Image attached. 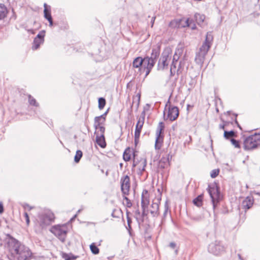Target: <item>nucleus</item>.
I'll list each match as a JSON object with an SVG mask.
<instances>
[{
  "label": "nucleus",
  "instance_id": "nucleus-8",
  "mask_svg": "<svg viewBox=\"0 0 260 260\" xmlns=\"http://www.w3.org/2000/svg\"><path fill=\"white\" fill-rule=\"evenodd\" d=\"M165 124L162 122H159L156 131V140L155 142V149L159 150L162 146L164 141V132Z\"/></svg>",
  "mask_w": 260,
  "mask_h": 260
},
{
  "label": "nucleus",
  "instance_id": "nucleus-6",
  "mask_svg": "<svg viewBox=\"0 0 260 260\" xmlns=\"http://www.w3.org/2000/svg\"><path fill=\"white\" fill-rule=\"evenodd\" d=\"M171 58L172 55L170 50L168 49L164 50L158 60L157 69L158 70H163L168 68Z\"/></svg>",
  "mask_w": 260,
  "mask_h": 260
},
{
  "label": "nucleus",
  "instance_id": "nucleus-23",
  "mask_svg": "<svg viewBox=\"0 0 260 260\" xmlns=\"http://www.w3.org/2000/svg\"><path fill=\"white\" fill-rule=\"evenodd\" d=\"M44 17L47 20H51V19H52V17L51 16L50 10L49 9L47 8V5L46 3H45L44 4Z\"/></svg>",
  "mask_w": 260,
  "mask_h": 260
},
{
  "label": "nucleus",
  "instance_id": "nucleus-59",
  "mask_svg": "<svg viewBox=\"0 0 260 260\" xmlns=\"http://www.w3.org/2000/svg\"><path fill=\"white\" fill-rule=\"evenodd\" d=\"M77 215H75V216H74V218H75L76 217Z\"/></svg>",
  "mask_w": 260,
  "mask_h": 260
},
{
  "label": "nucleus",
  "instance_id": "nucleus-5",
  "mask_svg": "<svg viewBox=\"0 0 260 260\" xmlns=\"http://www.w3.org/2000/svg\"><path fill=\"white\" fill-rule=\"evenodd\" d=\"M260 148V134H255L246 137L243 141L245 150H253Z\"/></svg>",
  "mask_w": 260,
  "mask_h": 260
},
{
  "label": "nucleus",
  "instance_id": "nucleus-54",
  "mask_svg": "<svg viewBox=\"0 0 260 260\" xmlns=\"http://www.w3.org/2000/svg\"><path fill=\"white\" fill-rule=\"evenodd\" d=\"M48 21L49 22V26L52 27L53 26V19H51V20H49Z\"/></svg>",
  "mask_w": 260,
  "mask_h": 260
},
{
  "label": "nucleus",
  "instance_id": "nucleus-26",
  "mask_svg": "<svg viewBox=\"0 0 260 260\" xmlns=\"http://www.w3.org/2000/svg\"><path fill=\"white\" fill-rule=\"evenodd\" d=\"M203 198V195L201 194L198 196L193 200V204L198 207H201L202 205Z\"/></svg>",
  "mask_w": 260,
  "mask_h": 260
},
{
  "label": "nucleus",
  "instance_id": "nucleus-47",
  "mask_svg": "<svg viewBox=\"0 0 260 260\" xmlns=\"http://www.w3.org/2000/svg\"><path fill=\"white\" fill-rule=\"evenodd\" d=\"M24 217L25 218L26 222L27 225L29 223V219L28 214L26 212H24Z\"/></svg>",
  "mask_w": 260,
  "mask_h": 260
},
{
  "label": "nucleus",
  "instance_id": "nucleus-1",
  "mask_svg": "<svg viewBox=\"0 0 260 260\" xmlns=\"http://www.w3.org/2000/svg\"><path fill=\"white\" fill-rule=\"evenodd\" d=\"M7 244L11 255L17 260H30L32 253L30 249L17 239L7 235Z\"/></svg>",
  "mask_w": 260,
  "mask_h": 260
},
{
  "label": "nucleus",
  "instance_id": "nucleus-35",
  "mask_svg": "<svg viewBox=\"0 0 260 260\" xmlns=\"http://www.w3.org/2000/svg\"><path fill=\"white\" fill-rule=\"evenodd\" d=\"M185 23L186 26L190 27L192 29H195L196 28V24L192 22V20L188 18L186 19Z\"/></svg>",
  "mask_w": 260,
  "mask_h": 260
},
{
  "label": "nucleus",
  "instance_id": "nucleus-21",
  "mask_svg": "<svg viewBox=\"0 0 260 260\" xmlns=\"http://www.w3.org/2000/svg\"><path fill=\"white\" fill-rule=\"evenodd\" d=\"M8 10L4 4H0V20L4 19L7 15Z\"/></svg>",
  "mask_w": 260,
  "mask_h": 260
},
{
  "label": "nucleus",
  "instance_id": "nucleus-22",
  "mask_svg": "<svg viewBox=\"0 0 260 260\" xmlns=\"http://www.w3.org/2000/svg\"><path fill=\"white\" fill-rule=\"evenodd\" d=\"M194 17L198 24L200 26H201L203 23L205 19V16L204 15L200 14L199 13H196L194 14Z\"/></svg>",
  "mask_w": 260,
  "mask_h": 260
},
{
  "label": "nucleus",
  "instance_id": "nucleus-56",
  "mask_svg": "<svg viewBox=\"0 0 260 260\" xmlns=\"http://www.w3.org/2000/svg\"><path fill=\"white\" fill-rule=\"evenodd\" d=\"M254 193L256 195L260 196V192H254Z\"/></svg>",
  "mask_w": 260,
  "mask_h": 260
},
{
  "label": "nucleus",
  "instance_id": "nucleus-44",
  "mask_svg": "<svg viewBox=\"0 0 260 260\" xmlns=\"http://www.w3.org/2000/svg\"><path fill=\"white\" fill-rule=\"evenodd\" d=\"M107 111H106V112H105L103 114H102V115L100 116H96V118L98 119H102L103 121H105L106 120V115H107Z\"/></svg>",
  "mask_w": 260,
  "mask_h": 260
},
{
  "label": "nucleus",
  "instance_id": "nucleus-3",
  "mask_svg": "<svg viewBox=\"0 0 260 260\" xmlns=\"http://www.w3.org/2000/svg\"><path fill=\"white\" fill-rule=\"evenodd\" d=\"M160 54V48L156 47L152 49L151 56L145 57L144 72L145 77L148 76L153 68L157 58Z\"/></svg>",
  "mask_w": 260,
  "mask_h": 260
},
{
  "label": "nucleus",
  "instance_id": "nucleus-16",
  "mask_svg": "<svg viewBox=\"0 0 260 260\" xmlns=\"http://www.w3.org/2000/svg\"><path fill=\"white\" fill-rule=\"evenodd\" d=\"M149 203V195L148 192L146 189H144L141 196V207H148Z\"/></svg>",
  "mask_w": 260,
  "mask_h": 260
},
{
  "label": "nucleus",
  "instance_id": "nucleus-9",
  "mask_svg": "<svg viewBox=\"0 0 260 260\" xmlns=\"http://www.w3.org/2000/svg\"><path fill=\"white\" fill-rule=\"evenodd\" d=\"M50 231L61 242L65 241L67 234V226L65 224L54 225Z\"/></svg>",
  "mask_w": 260,
  "mask_h": 260
},
{
  "label": "nucleus",
  "instance_id": "nucleus-50",
  "mask_svg": "<svg viewBox=\"0 0 260 260\" xmlns=\"http://www.w3.org/2000/svg\"><path fill=\"white\" fill-rule=\"evenodd\" d=\"M170 247L173 249L175 248L176 247V244L174 242H171L169 245Z\"/></svg>",
  "mask_w": 260,
  "mask_h": 260
},
{
  "label": "nucleus",
  "instance_id": "nucleus-34",
  "mask_svg": "<svg viewBox=\"0 0 260 260\" xmlns=\"http://www.w3.org/2000/svg\"><path fill=\"white\" fill-rule=\"evenodd\" d=\"M28 102L30 105L38 107L39 104L36 102V100L30 95H28Z\"/></svg>",
  "mask_w": 260,
  "mask_h": 260
},
{
  "label": "nucleus",
  "instance_id": "nucleus-17",
  "mask_svg": "<svg viewBox=\"0 0 260 260\" xmlns=\"http://www.w3.org/2000/svg\"><path fill=\"white\" fill-rule=\"evenodd\" d=\"M253 204V199L251 197H247L242 202V206L245 210L251 208Z\"/></svg>",
  "mask_w": 260,
  "mask_h": 260
},
{
  "label": "nucleus",
  "instance_id": "nucleus-20",
  "mask_svg": "<svg viewBox=\"0 0 260 260\" xmlns=\"http://www.w3.org/2000/svg\"><path fill=\"white\" fill-rule=\"evenodd\" d=\"M150 212L152 217H157L159 214V204L157 203H153L151 206Z\"/></svg>",
  "mask_w": 260,
  "mask_h": 260
},
{
  "label": "nucleus",
  "instance_id": "nucleus-52",
  "mask_svg": "<svg viewBox=\"0 0 260 260\" xmlns=\"http://www.w3.org/2000/svg\"><path fill=\"white\" fill-rule=\"evenodd\" d=\"M4 211V207L2 204L0 203V213H3Z\"/></svg>",
  "mask_w": 260,
  "mask_h": 260
},
{
  "label": "nucleus",
  "instance_id": "nucleus-13",
  "mask_svg": "<svg viewBox=\"0 0 260 260\" xmlns=\"http://www.w3.org/2000/svg\"><path fill=\"white\" fill-rule=\"evenodd\" d=\"M223 250V247L219 242L212 243L209 245L208 251L214 255L219 254Z\"/></svg>",
  "mask_w": 260,
  "mask_h": 260
},
{
  "label": "nucleus",
  "instance_id": "nucleus-57",
  "mask_svg": "<svg viewBox=\"0 0 260 260\" xmlns=\"http://www.w3.org/2000/svg\"><path fill=\"white\" fill-rule=\"evenodd\" d=\"M238 257L239 259H241V260H243L242 258V256L240 254H238Z\"/></svg>",
  "mask_w": 260,
  "mask_h": 260
},
{
  "label": "nucleus",
  "instance_id": "nucleus-37",
  "mask_svg": "<svg viewBox=\"0 0 260 260\" xmlns=\"http://www.w3.org/2000/svg\"><path fill=\"white\" fill-rule=\"evenodd\" d=\"M182 53V49H178L177 51H176L175 53L173 56L172 62H178V60L179 58V56L177 55V53L180 54Z\"/></svg>",
  "mask_w": 260,
  "mask_h": 260
},
{
  "label": "nucleus",
  "instance_id": "nucleus-28",
  "mask_svg": "<svg viewBox=\"0 0 260 260\" xmlns=\"http://www.w3.org/2000/svg\"><path fill=\"white\" fill-rule=\"evenodd\" d=\"M90 249L91 252L94 254H98L100 252V250L98 247L96 246L94 243H92L90 245Z\"/></svg>",
  "mask_w": 260,
  "mask_h": 260
},
{
  "label": "nucleus",
  "instance_id": "nucleus-12",
  "mask_svg": "<svg viewBox=\"0 0 260 260\" xmlns=\"http://www.w3.org/2000/svg\"><path fill=\"white\" fill-rule=\"evenodd\" d=\"M45 33V31L44 30L40 31L34 39L33 45L32 46V49L33 50L38 49L40 45L44 43Z\"/></svg>",
  "mask_w": 260,
  "mask_h": 260
},
{
  "label": "nucleus",
  "instance_id": "nucleus-41",
  "mask_svg": "<svg viewBox=\"0 0 260 260\" xmlns=\"http://www.w3.org/2000/svg\"><path fill=\"white\" fill-rule=\"evenodd\" d=\"M129 212H128L127 210L126 211V218H127V222L128 226L129 229H131V224L132 223V219L129 216Z\"/></svg>",
  "mask_w": 260,
  "mask_h": 260
},
{
  "label": "nucleus",
  "instance_id": "nucleus-25",
  "mask_svg": "<svg viewBox=\"0 0 260 260\" xmlns=\"http://www.w3.org/2000/svg\"><path fill=\"white\" fill-rule=\"evenodd\" d=\"M169 165V158L168 157H162L159 161V165L161 168H165Z\"/></svg>",
  "mask_w": 260,
  "mask_h": 260
},
{
  "label": "nucleus",
  "instance_id": "nucleus-49",
  "mask_svg": "<svg viewBox=\"0 0 260 260\" xmlns=\"http://www.w3.org/2000/svg\"><path fill=\"white\" fill-rule=\"evenodd\" d=\"M139 160H136L134 157L133 164V167H136L139 165Z\"/></svg>",
  "mask_w": 260,
  "mask_h": 260
},
{
  "label": "nucleus",
  "instance_id": "nucleus-39",
  "mask_svg": "<svg viewBox=\"0 0 260 260\" xmlns=\"http://www.w3.org/2000/svg\"><path fill=\"white\" fill-rule=\"evenodd\" d=\"M231 142L232 144L235 146V147L237 148H240V145L239 144V142L238 140H236V139L232 138L231 139Z\"/></svg>",
  "mask_w": 260,
  "mask_h": 260
},
{
  "label": "nucleus",
  "instance_id": "nucleus-43",
  "mask_svg": "<svg viewBox=\"0 0 260 260\" xmlns=\"http://www.w3.org/2000/svg\"><path fill=\"white\" fill-rule=\"evenodd\" d=\"M203 217L202 215H197V216H193L192 217V219L194 221H200L202 220L203 219Z\"/></svg>",
  "mask_w": 260,
  "mask_h": 260
},
{
  "label": "nucleus",
  "instance_id": "nucleus-4",
  "mask_svg": "<svg viewBox=\"0 0 260 260\" xmlns=\"http://www.w3.org/2000/svg\"><path fill=\"white\" fill-rule=\"evenodd\" d=\"M54 215L50 210H45L40 213L37 219V223L43 229L51 224L54 221Z\"/></svg>",
  "mask_w": 260,
  "mask_h": 260
},
{
  "label": "nucleus",
  "instance_id": "nucleus-11",
  "mask_svg": "<svg viewBox=\"0 0 260 260\" xmlns=\"http://www.w3.org/2000/svg\"><path fill=\"white\" fill-rule=\"evenodd\" d=\"M121 191L124 195H128L130 187V179L128 175L121 178L120 180Z\"/></svg>",
  "mask_w": 260,
  "mask_h": 260
},
{
  "label": "nucleus",
  "instance_id": "nucleus-31",
  "mask_svg": "<svg viewBox=\"0 0 260 260\" xmlns=\"http://www.w3.org/2000/svg\"><path fill=\"white\" fill-rule=\"evenodd\" d=\"M130 150L129 149H126L123 154V158L125 161H129L131 158V155L129 153Z\"/></svg>",
  "mask_w": 260,
  "mask_h": 260
},
{
  "label": "nucleus",
  "instance_id": "nucleus-10",
  "mask_svg": "<svg viewBox=\"0 0 260 260\" xmlns=\"http://www.w3.org/2000/svg\"><path fill=\"white\" fill-rule=\"evenodd\" d=\"M168 106H169V107L167 114V119H169L170 121H173L178 118L179 114V109L176 106H171L170 105L169 100L166 105V108Z\"/></svg>",
  "mask_w": 260,
  "mask_h": 260
},
{
  "label": "nucleus",
  "instance_id": "nucleus-7",
  "mask_svg": "<svg viewBox=\"0 0 260 260\" xmlns=\"http://www.w3.org/2000/svg\"><path fill=\"white\" fill-rule=\"evenodd\" d=\"M208 192L211 199L213 205V209L215 212V208L217 206L219 202L221 200V194L217 187H210L208 186Z\"/></svg>",
  "mask_w": 260,
  "mask_h": 260
},
{
  "label": "nucleus",
  "instance_id": "nucleus-58",
  "mask_svg": "<svg viewBox=\"0 0 260 260\" xmlns=\"http://www.w3.org/2000/svg\"><path fill=\"white\" fill-rule=\"evenodd\" d=\"M180 64H179V67H180ZM177 72H178V71H179V69H177Z\"/></svg>",
  "mask_w": 260,
  "mask_h": 260
},
{
  "label": "nucleus",
  "instance_id": "nucleus-60",
  "mask_svg": "<svg viewBox=\"0 0 260 260\" xmlns=\"http://www.w3.org/2000/svg\"><path fill=\"white\" fill-rule=\"evenodd\" d=\"M235 122H236V123H238V122H237V120H236V119L235 120Z\"/></svg>",
  "mask_w": 260,
  "mask_h": 260
},
{
  "label": "nucleus",
  "instance_id": "nucleus-19",
  "mask_svg": "<svg viewBox=\"0 0 260 260\" xmlns=\"http://www.w3.org/2000/svg\"><path fill=\"white\" fill-rule=\"evenodd\" d=\"M147 165V161L146 159L141 158L139 161L138 171L137 174L139 176H142L143 172L145 170V167Z\"/></svg>",
  "mask_w": 260,
  "mask_h": 260
},
{
  "label": "nucleus",
  "instance_id": "nucleus-36",
  "mask_svg": "<svg viewBox=\"0 0 260 260\" xmlns=\"http://www.w3.org/2000/svg\"><path fill=\"white\" fill-rule=\"evenodd\" d=\"M123 204L128 208H131L132 206V203L131 201L126 196H124L123 197Z\"/></svg>",
  "mask_w": 260,
  "mask_h": 260
},
{
  "label": "nucleus",
  "instance_id": "nucleus-55",
  "mask_svg": "<svg viewBox=\"0 0 260 260\" xmlns=\"http://www.w3.org/2000/svg\"><path fill=\"white\" fill-rule=\"evenodd\" d=\"M155 18V17H152V20H151L152 26H153V23H154V22Z\"/></svg>",
  "mask_w": 260,
  "mask_h": 260
},
{
  "label": "nucleus",
  "instance_id": "nucleus-14",
  "mask_svg": "<svg viewBox=\"0 0 260 260\" xmlns=\"http://www.w3.org/2000/svg\"><path fill=\"white\" fill-rule=\"evenodd\" d=\"M145 120V112L143 111L140 117L139 118V120L137 122V123L136 126L135 131V137H140V133L141 132V129L142 128L143 125L144 124Z\"/></svg>",
  "mask_w": 260,
  "mask_h": 260
},
{
  "label": "nucleus",
  "instance_id": "nucleus-45",
  "mask_svg": "<svg viewBox=\"0 0 260 260\" xmlns=\"http://www.w3.org/2000/svg\"><path fill=\"white\" fill-rule=\"evenodd\" d=\"M98 129H99V132H100V134H99L100 135H104L105 128L103 125L98 126Z\"/></svg>",
  "mask_w": 260,
  "mask_h": 260
},
{
  "label": "nucleus",
  "instance_id": "nucleus-29",
  "mask_svg": "<svg viewBox=\"0 0 260 260\" xmlns=\"http://www.w3.org/2000/svg\"><path fill=\"white\" fill-rule=\"evenodd\" d=\"M235 135V132L232 130L230 131H224L223 136L226 139H229L230 137H234Z\"/></svg>",
  "mask_w": 260,
  "mask_h": 260
},
{
  "label": "nucleus",
  "instance_id": "nucleus-53",
  "mask_svg": "<svg viewBox=\"0 0 260 260\" xmlns=\"http://www.w3.org/2000/svg\"><path fill=\"white\" fill-rule=\"evenodd\" d=\"M139 138H140V137H138V138H137V137H135V145H136L138 143V142H139Z\"/></svg>",
  "mask_w": 260,
  "mask_h": 260
},
{
  "label": "nucleus",
  "instance_id": "nucleus-18",
  "mask_svg": "<svg viewBox=\"0 0 260 260\" xmlns=\"http://www.w3.org/2000/svg\"><path fill=\"white\" fill-rule=\"evenodd\" d=\"M96 136V142L102 148H104L106 146V143L104 135H100L99 131L95 132Z\"/></svg>",
  "mask_w": 260,
  "mask_h": 260
},
{
  "label": "nucleus",
  "instance_id": "nucleus-51",
  "mask_svg": "<svg viewBox=\"0 0 260 260\" xmlns=\"http://www.w3.org/2000/svg\"><path fill=\"white\" fill-rule=\"evenodd\" d=\"M24 207L25 209H27V208L29 210H30L32 208V207H30L28 204H25L24 206Z\"/></svg>",
  "mask_w": 260,
  "mask_h": 260
},
{
  "label": "nucleus",
  "instance_id": "nucleus-27",
  "mask_svg": "<svg viewBox=\"0 0 260 260\" xmlns=\"http://www.w3.org/2000/svg\"><path fill=\"white\" fill-rule=\"evenodd\" d=\"M105 121H103L101 119H97L96 117L94 118V127L95 129H98V126L103 125L104 124Z\"/></svg>",
  "mask_w": 260,
  "mask_h": 260
},
{
  "label": "nucleus",
  "instance_id": "nucleus-40",
  "mask_svg": "<svg viewBox=\"0 0 260 260\" xmlns=\"http://www.w3.org/2000/svg\"><path fill=\"white\" fill-rule=\"evenodd\" d=\"M219 170L218 169H214L211 171L210 173V176L212 178H214L217 176L219 174Z\"/></svg>",
  "mask_w": 260,
  "mask_h": 260
},
{
  "label": "nucleus",
  "instance_id": "nucleus-33",
  "mask_svg": "<svg viewBox=\"0 0 260 260\" xmlns=\"http://www.w3.org/2000/svg\"><path fill=\"white\" fill-rule=\"evenodd\" d=\"M62 257L64 260H75L77 257L72 254L63 253Z\"/></svg>",
  "mask_w": 260,
  "mask_h": 260
},
{
  "label": "nucleus",
  "instance_id": "nucleus-48",
  "mask_svg": "<svg viewBox=\"0 0 260 260\" xmlns=\"http://www.w3.org/2000/svg\"><path fill=\"white\" fill-rule=\"evenodd\" d=\"M222 121L223 122L224 124H220L219 125V128L221 129H224V127H225V126L226 125V124L228 123L226 121H224L223 120H222Z\"/></svg>",
  "mask_w": 260,
  "mask_h": 260
},
{
  "label": "nucleus",
  "instance_id": "nucleus-42",
  "mask_svg": "<svg viewBox=\"0 0 260 260\" xmlns=\"http://www.w3.org/2000/svg\"><path fill=\"white\" fill-rule=\"evenodd\" d=\"M142 208V213L141 215H142V219H144V217L147 215L148 213V207H144Z\"/></svg>",
  "mask_w": 260,
  "mask_h": 260
},
{
  "label": "nucleus",
  "instance_id": "nucleus-24",
  "mask_svg": "<svg viewBox=\"0 0 260 260\" xmlns=\"http://www.w3.org/2000/svg\"><path fill=\"white\" fill-rule=\"evenodd\" d=\"M142 215L140 213V211L139 209L136 210L135 212V217L138 222V223L140 225L144 222V219H142Z\"/></svg>",
  "mask_w": 260,
  "mask_h": 260
},
{
  "label": "nucleus",
  "instance_id": "nucleus-15",
  "mask_svg": "<svg viewBox=\"0 0 260 260\" xmlns=\"http://www.w3.org/2000/svg\"><path fill=\"white\" fill-rule=\"evenodd\" d=\"M145 58L141 57H136L133 62V66L135 68H139V71L142 73L144 72Z\"/></svg>",
  "mask_w": 260,
  "mask_h": 260
},
{
  "label": "nucleus",
  "instance_id": "nucleus-32",
  "mask_svg": "<svg viewBox=\"0 0 260 260\" xmlns=\"http://www.w3.org/2000/svg\"><path fill=\"white\" fill-rule=\"evenodd\" d=\"M106 100L104 98H100L98 100V104H99V108L100 110L103 109L105 105H106Z\"/></svg>",
  "mask_w": 260,
  "mask_h": 260
},
{
  "label": "nucleus",
  "instance_id": "nucleus-2",
  "mask_svg": "<svg viewBox=\"0 0 260 260\" xmlns=\"http://www.w3.org/2000/svg\"><path fill=\"white\" fill-rule=\"evenodd\" d=\"M213 38L212 32H207L205 41L200 48L199 51L196 53L194 60L197 64L201 66L203 64L205 56L212 44Z\"/></svg>",
  "mask_w": 260,
  "mask_h": 260
},
{
  "label": "nucleus",
  "instance_id": "nucleus-46",
  "mask_svg": "<svg viewBox=\"0 0 260 260\" xmlns=\"http://www.w3.org/2000/svg\"><path fill=\"white\" fill-rule=\"evenodd\" d=\"M168 210H169V206L168 205L167 202H166L165 203V211L164 212V217H165L166 216V215L167 214Z\"/></svg>",
  "mask_w": 260,
  "mask_h": 260
},
{
  "label": "nucleus",
  "instance_id": "nucleus-38",
  "mask_svg": "<svg viewBox=\"0 0 260 260\" xmlns=\"http://www.w3.org/2000/svg\"><path fill=\"white\" fill-rule=\"evenodd\" d=\"M177 62H172L170 68V73L171 76H173L176 72Z\"/></svg>",
  "mask_w": 260,
  "mask_h": 260
},
{
  "label": "nucleus",
  "instance_id": "nucleus-30",
  "mask_svg": "<svg viewBox=\"0 0 260 260\" xmlns=\"http://www.w3.org/2000/svg\"><path fill=\"white\" fill-rule=\"evenodd\" d=\"M83 155L82 152L81 150H77L76 151L75 156L74 157V161L75 162L78 163L80 161L82 156Z\"/></svg>",
  "mask_w": 260,
  "mask_h": 260
}]
</instances>
